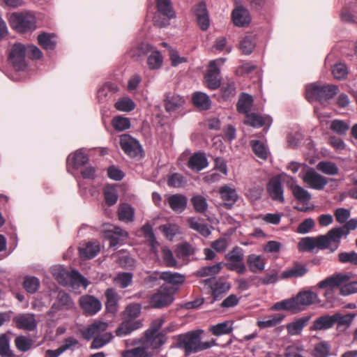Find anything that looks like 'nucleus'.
<instances>
[{
  "mask_svg": "<svg viewBox=\"0 0 357 357\" xmlns=\"http://www.w3.org/2000/svg\"><path fill=\"white\" fill-rule=\"evenodd\" d=\"M244 252L241 248L235 246L225 255V259L230 262H242L243 261Z\"/></svg>",
  "mask_w": 357,
  "mask_h": 357,
  "instance_id": "13d9d810",
  "label": "nucleus"
},
{
  "mask_svg": "<svg viewBox=\"0 0 357 357\" xmlns=\"http://www.w3.org/2000/svg\"><path fill=\"white\" fill-rule=\"evenodd\" d=\"M272 119L268 116H261L255 113H249L245 116L243 123L254 128H260L263 126H270Z\"/></svg>",
  "mask_w": 357,
  "mask_h": 357,
  "instance_id": "aec40b11",
  "label": "nucleus"
},
{
  "mask_svg": "<svg viewBox=\"0 0 357 357\" xmlns=\"http://www.w3.org/2000/svg\"><path fill=\"white\" fill-rule=\"evenodd\" d=\"M108 327V324L104 321H96L89 325L83 332V337L86 340H90L93 337L100 336L105 332Z\"/></svg>",
  "mask_w": 357,
  "mask_h": 357,
  "instance_id": "412c9836",
  "label": "nucleus"
},
{
  "mask_svg": "<svg viewBox=\"0 0 357 357\" xmlns=\"http://www.w3.org/2000/svg\"><path fill=\"white\" fill-rule=\"evenodd\" d=\"M133 275L128 272L119 273L114 278L113 281L115 284L122 289H125L130 286L132 282Z\"/></svg>",
  "mask_w": 357,
  "mask_h": 357,
  "instance_id": "a19ab883",
  "label": "nucleus"
},
{
  "mask_svg": "<svg viewBox=\"0 0 357 357\" xmlns=\"http://www.w3.org/2000/svg\"><path fill=\"white\" fill-rule=\"evenodd\" d=\"M114 107L119 111L130 112L135 109V104L131 99L123 98L115 103Z\"/></svg>",
  "mask_w": 357,
  "mask_h": 357,
  "instance_id": "bf43d9fd",
  "label": "nucleus"
},
{
  "mask_svg": "<svg viewBox=\"0 0 357 357\" xmlns=\"http://www.w3.org/2000/svg\"><path fill=\"white\" fill-rule=\"evenodd\" d=\"M13 320L15 326L19 329L32 331L37 326V322L33 314H20L15 316Z\"/></svg>",
  "mask_w": 357,
  "mask_h": 357,
  "instance_id": "2eb2a0df",
  "label": "nucleus"
},
{
  "mask_svg": "<svg viewBox=\"0 0 357 357\" xmlns=\"http://www.w3.org/2000/svg\"><path fill=\"white\" fill-rule=\"evenodd\" d=\"M349 279L347 273H336L320 281L317 287L330 290L340 288V294L347 296L357 293V281L349 282Z\"/></svg>",
  "mask_w": 357,
  "mask_h": 357,
  "instance_id": "f257e3e1",
  "label": "nucleus"
},
{
  "mask_svg": "<svg viewBox=\"0 0 357 357\" xmlns=\"http://www.w3.org/2000/svg\"><path fill=\"white\" fill-rule=\"evenodd\" d=\"M11 28L18 33L33 31L36 28V17L30 13H13L9 17Z\"/></svg>",
  "mask_w": 357,
  "mask_h": 357,
  "instance_id": "20e7f679",
  "label": "nucleus"
},
{
  "mask_svg": "<svg viewBox=\"0 0 357 357\" xmlns=\"http://www.w3.org/2000/svg\"><path fill=\"white\" fill-rule=\"evenodd\" d=\"M24 289L29 294H34L40 287L39 280L33 276H26L23 282Z\"/></svg>",
  "mask_w": 357,
  "mask_h": 357,
  "instance_id": "3c124183",
  "label": "nucleus"
},
{
  "mask_svg": "<svg viewBox=\"0 0 357 357\" xmlns=\"http://www.w3.org/2000/svg\"><path fill=\"white\" fill-rule=\"evenodd\" d=\"M317 169L321 172L328 175H337L338 174V167L337 165L329 161H321L317 165Z\"/></svg>",
  "mask_w": 357,
  "mask_h": 357,
  "instance_id": "09e8293b",
  "label": "nucleus"
},
{
  "mask_svg": "<svg viewBox=\"0 0 357 357\" xmlns=\"http://www.w3.org/2000/svg\"><path fill=\"white\" fill-rule=\"evenodd\" d=\"M111 232L112 234L108 235L110 247L122 244L123 241L128 237V233L119 227H115Z\"/></svg>",
  "mask_w": 357,
  "mask_h": 357,
  "instance_id": "e433bc0d",
  "label": "nucleus"
},
{
  "mask_svg": "<svg viewBox=\"0 0 357 357\" xmlns=\"http://www.w3.org/2000/svg\"><path fill=\"white\" fill-rule=\"evenodd\" d=\"M210 331L213 335L219 336L223 334H229L232 331V327L229 322L225 321L212 326Z\"/></svg>",
  "mask_w": 357,
  "mask_h": 357,
  "instance_id": "6e6d98bb",
  "label": "nucleus"
},
{
  "mask_svg": "<svg viewBox=\"0 0 357 357\" xmlns=\"http://www.w3.org/2000/svg\"><path fill=\"white\" fill-rule=\"evenodd\" d=\"M100 251L98 241H89L79 248V256L82 259H90L95 257Z\"/></svg>",
  "mask_w": 357,
  "mask_h": 357,
  "instance_id": "6ab92c4d",
  "label": "nucleus"
},
{
  "mask_svg": "<svg viewBox=\"0 0 357 357\" xmlns=\"http://www.w3.org/2000/svg\"><path fill=\"white\" fill-rule=\"evenodd\" d=\"M199 335L196 331L188 332L177 337L176 345L184 349L186 354L199 351Z\"/></svg>",
  "mask_w": 357,
  "mask_h": 357,
  "instance_id": "39448f33",
  "label": "nucleus"
},
{
  "mask_svg": "<svg viewBox=\"0 0 357 357\" xmlns=\"http://www.w3.org/2000/svg\"><path fill=\"white\" fill-rule=\"evenodd\" d=\"M250 145L253 153L260 159L266 160L268 155L267 146L259 140H251Z\"/></svg>",
  "mask_w": 357,
  "mask_h": 357,
  "instance_id": "58836bf2",
  "label": "nucleus"
},
{
  "mask_svg": "<svg viewBox=\"0 0 357 357\" xmlns=\"http://www.w3.org/2000/svg\"><path fill=\"white\" fill-rule=\"evenodd\" d=\"M231 18L234 25L240 27L248 25L251 20L249 11L241 6L234 9Z\"/></svg>",
  "mask_w": 357,
  "mask_h": 357,
  "instance_id": "a211bd4d",
  "label": "nucleus"
},
{
  "mask_svg": "<svg viewBox=\"0 0 357 357\" xmlns=\"http://www.w3.org/2000/svg\"><path fill=\"white\" fill-rule=\"evenodd\" d=\"M113 128L117 131H123L130 128V121L127 117L116 116L112 120Z\"/></svg>",
  "mask_w": 357,
  "mask_h": 357,
  "instance_id": "de8ad7c7",
  "label": "nucleus"
},
{
  "mask_svg": "<svg viewBox=\"0 0 357 357\" xmlns=\"http://www.w3.org/2000/svg\"><path fill=\"white\" fill-rule=\"evenodd\" d=\"M344 234H345L344 228L342 227L333 228L327 233L326 236L328 237L330 243L333 242L336 243L335 247L331 249V252H334L337 248L341 238Z\"/></svg>",
  "mask_w": 357,
  "mask_h": 357,
  "instance_id": "49530a36",
  "label": "nucleus"
},
{
  "mask_svg": "<svg viewBox=\"0 0 357 357\" xmlns=\"http://www.w3.org/2000/svg\"><path fill=\"white\" fill-rule=\"evenodd\" d=\"M308 270L306 266L300 263H295L291 268L284 271L280 276V279H287L290 278H300L307 273Z\"/></svg>",
  "mask_w": 357,
  "mask_h": 357,
  "instance_id": "c756f323",
  "label": "nucleus"
},
{
  "mask_svg": "<svg viewBox=\"0 0 357 357\" xmlns=\"http://www.w3.org/2000/svg\"><path fill=\"white\" fill-rule=\"evenodd\" d=\"M167 202L171 209L176 213H182L187 206L188 199L181 194L169 195Z\"/></svg>",
  "mask_w": 357,
  "mask_h": 357,
  "instance_id": "5701e85b",
  "label": "nucleus"
},
{
  "mask_svg": "<svg viewBox=\"0 0 357 357\" xmlns=\"http://www.w3.org/2000/svg\"><path fill=\"white\" fill-rule=\"evenodd\" d=\"M73 167L75 169L79 168L81 166L86 165L89 161V157L87 154L82 151H77L73 154L72 158Z\"/></svg>",
  "mask_w": 357,
  "mask_h": 357,
  "instance_id": "69168bd1",
  "label": "nucleus"
},
{
  "mask_svg": "<svg viewBox=\"0 0 357 357\" xmlns=\"http://www.w3.org/2000/svg\"><path fill=\"white\" fill-rule=\"evenodd\" d=\"M26 47L21 43H15L13 45L9 59L13 67L17 70H22L25 68Z\"/></svg>",
  "mask_w": 357,
  "mask_h": 357,
  "instance_id": "9b49d317",
  "label": "nucleus"
},
{
  "mask_svg": "<svg viewBox=\"0 0 357 357\" xmlns=\"http://www.w3.org/2000/svg\"><path fill=\"white\" fill-rule=\"evenodd\" d=\"M318 295L310 290H303L291 298L294 307V313H297L305 309L307 306L311 305L317 302Z\"/></svg>",
  "mask_w": 357,
  "mask_h": 357,
  "instance_id": "0eeeda50",
  "label": "nucleus"
},
{
  "mask_svg": "<svg viewBox=\"0 0 357 357\" xmlns=\"http://www.w3.org/2000/svg\"><path fill=\"white\" fill-rule=\"evenodd\" d=\"M106 298L105 308L107 312L114 314L119 309L120 296L114 288H108L105 291Z\"/></svg>",
  "mask_w": 357,
  "mask_h": 357,
  "instance_id": "f3484780",
  "label": "nucleus"
},
{
  "mask_svg": "<svg viewBox=\"0 0 357 357\" xmlns=\"http://www.w3.org/2000/svg\"><path fill=\"white\" fill-rule=\"evenodd\" d=\"M119 143L123 152L130 158L142 155L143 153L142 147L139 142L130 135H121Z\"/></svg>",
  "mask_w": 357,
  "mask_h": 357,
  "instance_id": "6e6552de",
  "label": "nucleus"
},
{
  "mask_svg": "<svg viewBox=\"0 0 357 357\" xmlns=\"http://www.w3.org/2000/svg\"><path fill=\"white\" fill-rule=\"evenodd\" d=\"M116 262L120 267L130 271L135 269L136 261L128 252L124 250H121L116 253Z\"/></svg>",
  "mask_w": 357,
  "mask_h": 357,
  "instance_id": "cd10ccee",
  "label": "nucleus"
},
{
  "mask_svg": "<svg viewBox=\"0 0 357 357\" xmlns=\"http://www.w3.org/2000/svg\"><path fill=\"white\" fill-rule=\"evenodd\" d=\"M162 63V56L158 51H153L147 59V64L151 70L158 69Z\"/></svg>",
  "mask_w": 357,
  "mask_h": 357,
  "instance_id": "603ef678",
  "label": "nucleus"
},
{
  "mask_svg": "<svg viewBox=\"0 0 357 357\" xmlns=\"http://www.w3.org/2000/svg\"><path fill=\"white\" fill-rule=\"evenodd\" d=\"M53 36L43 33L38 36V44L45 50H53L55 47L56 42L52 40Z\"/></svg>",
  "mask_w": 357,
  "mask_h": 357,
  "instance_id": "864d4df0",
  "label": "nucleus"
},
{
  "mask_svg": "<svg viewBox=\"0 0 357 357\" xmlns=\"http://www.w3.org/2000/svg\"><path fill=\"white\" fill-rule=\"evenodd\" d=\"M79 304L84 314L86 316L95 315L102 308V304L99 299L89 294L80 296Z\"/></svg>",
  "mask_w": 357,
  "mask_h": 357,
  "instance_id": "1a4fd4ad",
  "label": "nucleus"
},
{
  "mask_svg": "<svg viewBox=\"0 0 357 357\" xmlns=\"http://www.w3.org/2000/svg\"><path fill=\"white\" fill-rule=\"evenodd\" d=\"M255 36L248 34L240 42V49L244 54H250L255 47Z\"/></svg>",
  "mask_w": 357,
  "mask_h": 357,
  "instance_id": "ea45409f",
  "label": "nucleus"
},
{
  "mask_svg": "<svg viewBox=\"0 0 357 357\" xmlns=\"http://www.w3.org/2000/svg\"><path fill=\"white\" fill-rule=\"evenodd\" d=\"M284 317L283 314H273L266 317L264 320L258 321L257 325L260 328L275 327L282 321Z\"/></svg>",
  "mask_w": 357,
  "mask_h": 357,
  "instance_id": "72a5a7b5",
  "label": "nucleus"
},
{
  "mask_svg": "<svg viewBox=\"0 0 357 357\" xmlns=\"http://www.w3.org/2000/svg\"><path fill=\"white\" fill-rule=\"evenodd\" d=\"M118 216L121 221L131 222L134 217V210L128 204H121L119 207Z\"/></svg>",
  "mask_w": 357,
  "mask_h": 357,
  "instance_id": "c03bdc74",
  "label": "nucleus"
},
{
  "mask_svg": "<svg viewBox=\"0 0 357 357\" xmlns=\"http://www.w3.org/2000/svg\"><path fill=\"white\" fill-rule=\"evenodd\" d=\"M119 91L118 86L112 82L105 83L100 87L97 93L99 101H106L110 98L112 96Z\"/></svg>",
  "mask_w": 357,
  "mask_h": 357,
  "instance_id": "2f4dec72",
  "label": "nucleus"
},
{
  "mask_svg": "<svg viewBox=\"0 0 357 357\" xmlns=\"http://www.w3.org/2000/svg\"><path fill=\"white\" fill-rule=\"evenodd\" d=\"M333 315H324L316 319L310 326V331H321L332 328L334 324Z\"/></svg>",
  "mask_w": 357,
  "mask_h": 357,
  "instance_id": "c85d7f7f",
  "label": "nucleus"
},
{
  "mask_svg": "<svg viewBox=\"0 0 357 357\" xmlns=\"http://www.w3.org/2000/svg\"><path fill=\"white\" fill-rule=\"evenodd\" d=\"M73 301L68 294L60 291L58 293L56 301L54 303L52 307L57 310H69L73 307Z\"/></svg>",
  "mask_w": 357,
  "mask_h": 357,
  "instance_id": "7c9ffc66",
  "label": "nucleus"
},
{
  "mask_svg": "<svg viewBox=\"0 0 357 357\" xmlns=\"http://www.w3.org/2000/svg\"><path fill=\"white\" fill-rule=\"evenodd\" d=\"M195 14L200 29L203 31L208 29L209 26V18L206 4L203 2L199 3L195 9Z\"/></svg>",
  "mask_w": 357,
  "mask_h": 357,
  "instance_id": "393cba45",
  "label": "nucleus"
},
{
  "mask_svg": "<svg viewBox=\"0 0 357 357\" xmlns=\"http://www.w3.org/2000/svg\"><path fill=\"white\" fill-rule=\"evenodd\" d=\"M224 61V59H220L209 63L208 70L205 75V82L208 89L215 90L220 87V80L218 78L220 70L217 66V62L223 63Z\"/></svg>",
  "mask_w": 357,
  "mask_h": 357,
  "instance_id": "ddd939ff",
  "label": "nucleus"
},
{
  "mask_svg": "<svg viewBox=\"0 0 357 357\" xmlns=\"http://www.w3.org/2000/svg\"><path fill=\"white\" fill-rule=\"evenodd\" d=\"M192 103L202 109L206 110L211 106V100L209 97L204 93L195 92L192 98Z\"/></svg>",
  "mask_w": 357,
  "mask_h": 357,
  "instance_id": "4c0bfd02",
  "label": "nucleus"
},
{
  "mask_svg": "<svg viewBox=\"0 0 357 357\" xmlns=\"http://www.w3.org/2000/svg\"><path fill=\"white\" fill-rule=\"evenodd\" d=\"M113 337L111 333H105L102 335V337L97 336L93 337V340L91 344V349H99L109 342L111 339Z\"/></svg>",
  "mask_w": 357,
  "mask_h": 357,
  "instance_id": "338daca9",
  "label": "nucleus"
},
{
  "mask_svg": "<svg viewBox=\"0 0 357 357\" xmlns=\"http://www.w3.org/2000/svg\"><path fill=\"white\" fill-rule=\"evenodd\" d=\"M267 190L273 200L284 202L283 189L279 178L271 179L267 185Z\"/></svg>",
  "mask_w": 357,
  "mask_h": 357,
  "instance_id": "4be33fe9",
  "label": "nucleus"
},
{
  "mask_svg": "<svg viewBox=\"0 0 357 357\" xmlns=\"http://www.w3.org/2000/svg\"><path fill=\"white\" fill-rule=\"evenodd\" d=\"M316 248V240L314 237H305L298 243L301 251H312Z\"/></svg>",
  "mask_w": 357,
  "mask_h": 357,
  "instance_id": "774afa93",
  "label": "nucleus"
},
{
  "mask_svg": "<svg viewBox=\"0 0 357 357\" xmlns=\"http://www.w3.org/2000/svg\"><path fill=\"white\" fill-rule=\"evenodd\" d=\"M332 74L336 79H345L348 75V69L345 64L339 63L332 68Z\"/></svg>",
  "mask_w": 357,
  "mask_h": 357,
  "instance_id": "680f3d73",
  "label": "nucleus"
},
{
  "mask_svg": "<svg viewBox=\"0 0 357 357\" xmlns=\"http://www.w3.org/2000/svg\"><path fill=\"white\" fill-rule=\"evenodd\" d=\"M330 129L335 133L344 136L349 130V125L343 120L334 119L331 122Z\"/></svg>",
  "mask_w": 357,
  "mask_h": 357,
  "instance_id": "37998d69",
  "label": "nucleus"
},
{
  "mask_svg": "<svg viewBox=\"0 0 357 357\" xmlns=\"http://www.w3.org/2000/svg\"><path fill=\"white\" fill-rule=\"evenodd\" d=\"M190 227L204 237H207L211 234V231L205 224L199 223L195 218H190L188 220Z\"/></svg>",
  "mask_w": 357,
  "mask_h": 357,
  "instance_id": "8fccbe9b",
  "label": "nucleus"
},
{
  "mask_svg": "<svg viewBox=\"0 0 357 357\" xmlns=\"http://www.w3.org/2000/svg\"><path fill=\"white\" fill-rule=\"evenodd\" d=\"M191 202L195 211L204 213L208 207L206 199L202 195H195L191 198Z\"/></svg>",
  "mask_w": 357,
  "mask_h": 357,
  "instance_id": "5fc2aeb1",
  "label": "nucleus"
},
{
  "mask_svg": "<svg viewBox=\"0 0 357 357\" xmlns=\"http://www.w3.org/2000/svg\"><path fill=\"white\" fill-rule=\"evenodd\" d=\"M160 278L172 284H181L185 281V277L183 275L170 271L161 273Z\"/></svg>",
  "mask_w": 357,
  "mask_h": 357,
  "instance_id": "79ce46f5",
  "label": "nucleus"
},
{
  "mask_svg": "<svg viewBox=\"0 0 357 357\" xmlns=\"http://www.w3.org/2000/svg\"><path fill=\"white\" fill-rule=\"evenodd\" d=\"M141 312V305L138 303H132L126 307L123 314V321L116 329V335L119 337L129 335L132 331L141 328L142 324L136 319Z\"/></svg>",
  "mask_w": 357,
  "mask_h": 357,
  "instance_id": "f03ea898",
  "label": "nucleus"
},
{
  "mask_svg": "<svg viewBox=\"0 0 357 357\" xmlns=\"http://www.w3.org/2000/svg\"><path fill=\"white\" fill-rule=\"evenodd\" d=\"M338 260L342 264L357 266V252L354 251L340 252L338 254Z\"/></svg>",
  "mask_w": 357,
  "mask_h": 357,
  "instance_id": "052dcab7",
  "label": "nucleus"
},
{
  "mask_svg": "<svg viewBox=\"0 0 357 357\" xmlns=\"http://www.w3.org/2000/svg\"><path fill=\"white\" fill-rule=\"evenodd\" d=\"M338 91V87L333 84H311L306 89L305 98L308 101L318 100L324 105L328 100L333 98Z\"/></svg>",
  "mask_w": 357,
  "mask_h": 357,
  "instance_id": "7ed1b4c3",
  "label": "nucleus"
},
{
  "mask_svg": "<svg viewBox=\"0 0 357 357\" xmlns=\"http://www.w3.org/2000/svg\"><path fill=\"white\" fill-rule=\"evenodd\" d=\"M204 283L211 287L214 300H219L222 297V295L228 291L230 289L229 283L222 281H215L213 278L205 280Z\"/></svg>",
  "mask_w": 357,
  "mask_h": 357,
  "instance_id": "dca6fc26",
  "label": "nucleus"
},
{
  "mask_svg": "<svg viewBox=\"0 0 357 357\" xmlns=\"http://www.w3.org/2000/svg\"><path fill=\"white\" fill-rule=\"evenodd\" d=\"M310 319V316H305L288 324L287 325V330L288 333L291 335H298L303 328L307 326Z\"/></svg>",
  "mask_w": 357,
  "mask_h": 357,
  "instance_id": "473e14b6",
  "label": "nucleus"
},
{
  "mask_svg": "<svg viewBox=\"0 0 357 357\" xmlns=\"http://www.w3.org/2000/svg\"><path fill=\"white\" fill-rule=\"evenodd\" d=\"M185 102V99L183 96L174 92H167L165 94L164 107L166 112L169 113L179 110L183 107Z\"/></svg>",
  "mask_w": 357,
  "mask_h": 357,
  "instance_id": "4468645a",
  "label": "nucleus"
},
{
  "mask_svg": "<svg viewBox=\"0 0 357 357\" xmlns=\"http://www.w3.org/2000/svg\"><path fill=\"white\" fill-rule=\"evenodd\" d=\"M15 344L19 351L25 352L31 348L33 342L25 336H18L15 340Z\"/></svg>",
  "mask_w": 357,
  "mask_h": 357,
  "instance_id": "0e129e2a",
  "label": "nucleus"
},
{
  "mask_svg": "<svg viewBox=\"0 0 357 357\" xmlns=\"http://www.w3.org/2000/svg\"><path fill=\"white\" fill-rule=\"evenodd\" d=\"M300 176L305 183L314 190H323L328 183V180L313 169H310L303 176L300 175Z\"/></svg>",
  "mask_w": 357,
  "mask_h": 357,
  "instance_id": "f8f14e48",
  "label": "nucleus"
},
{
  "mask_svg": "<svg viewBox=\"0 0 357 357\" xmlns=\"http://www.w3.org/2000/svg\"><path fill=\"white\" fill-rule=\"evenodd\" d=\"M222 268V263H218L213 266H203L196 272L199 277L213 276L220 273Z\"/></svg>",
  "mask_w": 357,
  "mask_h": 357,
  "instance_id": "a18cd8bd",
  "label": "nucleus"
},
{
  "mask_svg": "<svg viewBox=\"0 0 357 357\" xmlns=\"http://www.w3.org/2000/svg\"><path fill=\"white\" fill-rule=\"evenodd\" d=\"M253 98L252 96L247 93H242L236 104L237 111L245 116L247 114L250 113Z\"/></svg>",
  "mask_w": 357,
  "mask_h": 357,
  "instance_id": "f704fd0d",
  "label": "nucleus"
},
{
  "mask_svg": "<svg viewBox=\"0 0 357 357\" xmlns=\"http://www.w3.org/2000/svg\"><path fill=\"white\" fill-rule=\"evenodd\" d=\"M158 13L165 16L162 20L155 17V24L159 27H165L169 24V20L176 17V13L170 0H155Z\"/></svg>",
  "mask_w": 357,
  "mask_h": 357,
  "instance_id": "423d86ee",
  "label": "nucleus"
},
{
  "mask_svg": "<svg viewBox=\"0 0 357 357\" xmlns=\"http://www.w3.org/2000/svg\"><path fill=\"white\" fill-rule=\"evenodd\" d=\"M330 345L326 342L317 344L313 350L314 357H328L330 354Z\"/></svg>",
  "mask_w": 357,
  "mask_h": 357,
  "instance_id": "e2e57ef3",
  "label": "nucleus"
},
{
  "mask_svg": "<svg viewBox=\"0 0 357 357\" xmlns=\"http://www.w3.org/2000/svg\"><path fill=\"white\" fill-rule=\"evenodd\" d=\"M291 180L292 183L290 185V189L295 199L300 202H308L310 200V193L300 185H297L293 178H291Z\"/></svg>",
  "mask_w": 357,
  "mask_h": 357,
  "instance_id": "c9c22d12",
  "label": "nucleus"
},
{
  "mask_svg": "<svg viewBox=\"0 0 357 357\" xmlns=\"http://www.w3.org/2000/svg\"><path fill=\"white\" fill-rule=\"evenodd\" d=\"M0 356L1 357H13L14 356L10 349L9 340L6 334L0 335Z\"/></svg>",
  "mask_w": 357,
  "mask_h": 357,
  "instance_id": "4d7b16f0",
  "label": "nucleus"
},
{
  "mask_svg": "<svg viewBox=\"0 0 357 357\" xmlns=\"http://www.w3.org/2000/svg\"><path fill=\"white\" fill-rule=\"evenodd\" d=\"M172 301L173 296L171 291L167 287L162 286L152 295L150 303L155 308H162L168 306Z\"/></svg>",
  "mask_w": 357,
  "mask_h": 357,
  "instance_id": "9d476101",
  "label": "nucleus"
},
{
  "mask_svg": "<svg viewBox=\"0 0 357 357\" xmlns=\"http://www.w3.org/2000/svg\"><path fill=\"white\" fill-rule=\"evenodd\" d=\"M208 160L204 153L198 152L191 155L188 166L194 171L199 172L208 166Z\"/></svg>",
  "mask_w": 357,
  "mask_h": 357,
  "instance_id": "b1692460",
  "label": "nucleus"
},
{
  "mask_svg": "<svg viewBox=\"0 0 357 357\" xmlns=\"http://www.w3.org/2000/svg\"><path fill=\"white\" fill-rule=\"evenodd\" d=\"M247 264L250 272L256 273L264 270L266 259L262 255L250 254L247 257Z\"/></svg>",
  "mask_w": 357,
  "mask_h": 357,
  "instance_id": "a878e982",
  "label": "nucleus"
},
{
  "mask_svg": "<svg viewBox=\"0 0 357 357\" xmlns=\"http://www.w3.org/2000/svg\"><path fill=\"white\" fill-rule=\"evenodd\" d=\"M219 192L221 199L225 202L226 208H231L238 199V195L236 190L227 185L221 187Z\"/></svg>",
  "mask_w": 357,
  "mask_h": 357,
  "instance_id": "bb28decb",
  "label": "nucleus"
}]
</instances>
